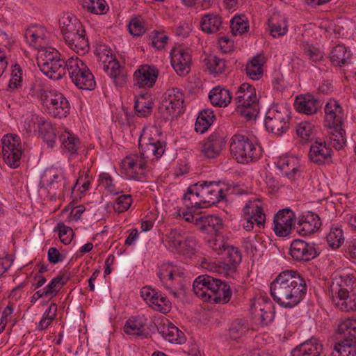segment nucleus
<instances>
[{
  "label": "nucleus",
  "instance_id": "nucleus-1",
  "mask_svg": "<svg viewBox=\"0 0 356 356\" xmlns=\"http://www.w3.org/2000/svg\"><path fill=\"white\" fill-rule=\"evenodd\" d=\"M270 296L278 305L293 308L305 298L307 286L305 279L297 270L280 273L270 284Z\"/></svg>",
  "mask_w": 356,
  "mask_h": 356
},
{
  "label": "nucleus",
  "instance_id": "nucleus-2",
  "mask_svg": "<svg viewBox=\"0 0 356 356\" xmlns=\"http://www.w3.org/2000/svg\"><path fill=\"white\" fill-rule=\"evenodd\" d=\"M230 151L233 157L241 163L257 161L262 154L261 147L243 134H235L232 137Z\"/></svg>",
  "mask_w": 356,
  "mask_h": 356
},
{
  "label": "nucleus",
  "instance_id": "nucleus-3",
  "mask_svg": "<svg viewBox=\"0 0 356 356\" xmlns=\"http://www.w3.org/2000/svg\"><path fill=\"white\" fill-rule=\"evenodd\" d=\"M290 112L283 106H273L266 113L264 124L268 131L280 136L287 131L290 124Z\"/></svg>",
  "mask_w": 356,
  "mask_h": 356
},
{
  "label": "nucleus",
  "instance_id": "nucleus-4",
  "mask_svg": "<svg viewBox=\"0 0 356 356\" xmlns=\"http://www.w3.org/2000/svg\"><path fill=\"white\" fill-rule=\"evenodd\" d=\"M68 74L76 86L83 90H92L96 85L94 76L87 65L79 58H69Z\"/></svg>",
  "mask_w": 356,
  "mask_h": 356
},
{
  "label": "nucleus",
  "instance_id": "nucleus-5",
  "mask_svg": "<svg viewBox=\"0 0 356 356\" xmlns=\"http://www.w3.org/2000/svg\"><path fill=\"white\" fill-rule=\"evenodd\" d=\"M40 99L54 118H66L69 115L70 103L61 92L56 90H44L40 95Z\"/></svg>",
  "mask_w": 356,
  "mask_h": 356
},
{
  "label": "nucleus",
  "instance_id": "nucleus-6",
  "mask_svg": "<svg viewBox=\"0 0 356 356\" xmlns=\"http://www.w3.org/2000/svg\"><path fill=\"white\" fill-rule=\"evenodd\" d=\"M184 95L177 88L168 89L162 97L159 112L168 118H174L183 111Z\"/></svg>",
  "mask_w": 356,
  "mask_h": 356
},
{
  "label": "nucleus",
  "instance_id": "nucleus-7",
  "mask_svg": "<svg viewBox=\"0 0 356 356\" xmlns=\"http://www.w3.org/2000/svg\"><path fill=\"white\" fill-rule=\"evenodd\" d=\"M4 161L12 168L19 165L22 155L20 138L15 134H7L1 140Z\"/></svg>",
  "mask_w": 356,
  "mask_h": 356
},
{
  "label": "nucleus",
  "instance_id": "nucleus-8",
  "mask_svg": "<svg viewBox=\"0 0 356 356\" xmlns=\"http://www.w3.org/2000/svg\"><path fill=\"white\" fill-rule=\"evenodd\" d=\"M289 254L293 261L305 263L316 258L320 254V251L314 243L295 239L291 243Z\"/></svg>",
  "mask_w": 356,
  "mask_h": 356
},
{
  "label": "nucleus",
  "instance_id": "nucleus-9",
  "mask_svg": "<svg viewBox=\"0 0 356 356\" xmlns=\"http://www.w3.org/2000/svg\"><path fill=\"white\" fill-rule=\"evenodd\" d=\"M197 184L204 208L214 205L225 197V193L219 181H200Z\"/></svg>",
  "mask_w": 356,
  "mask_h": 356
},
{
  "label": "nucleus",
  "instance_id": "nucleus-10",
  "mask_svg": "<svg viewBox=\"0 0 356 356\" xmlns=\"http://www.w3.org/2000/svg\"><path fill=\"white\" fill-rule=\"evenodd\" d=\"M273 230L277 236L285 237L296 230L295 213L289 208L280 210L274 216Z\"/></svg>",
  "mask_w": 356,
  "mask_h": 356
},
{
  "label": "nucleus",
  "instance_id": "nucleus-11",
  "mask_svg": "<svg viewBox=\"0 0 356 356\" xmlns=\"http://www.w3.org/2000/svg\"><path fill=\"white\" fill-rule=\"evenodd\" d=\"M141 155H130L122 161L124 167L128 170V175L131 176V179L138 181H144L147 167L145 160V152H142Z\"/></svg>",
  "mask_w": 356,
  "mask_h": 356
},
{
  "label": "nucleus",
  "instance_id": "nucleus-12",
  "mask_svg": "<svg viewBox=\"0 0 356 356\" xmlns=\"http://www.w3.org/2000/svg\"><path fill=\"white\" fill-rule=\"evenodd\" d=\"M159 73V70L154 65H142L134 73V84L143 88H152L157 80Z\"/></svg>",
  "mask_w": 356,
  "mask_h": 356
},
{
  "label": "nucleus",
  "instance_id": "nucleus-13",
  "mask_svg": "<svg viewBox=\"0 0 356 356\" xmlns=\"http://www.w3.org/2000/svg\"><path fill=\"white\" fill-rule=\"evenodd\" d=\"M223 261L219 262V267L227 276L234 277L238 265L241 261V254L238 248L226 245L223 249Z\"/></svg>",
  "mask_w": 356,
  "mask_h": 356
},
{
  "label": "nucleus",
  "instance_id": "nucleus-14",
  "mask_svg": "<svg viewBox=\"0 0 356 356\" xmlns=\"http://www.w3.org/2000/svg\"><path fill=\"white\" fill-rule=\"evenodd\" d=\"M170 58L171 65L179 75L189 72L191 55L188 49L181 46L173 47L170 51Z\"/></svg>",
  "mask_w": 356,
  "mask_h": 356
},
{
  "label": "nucleus",
  "instance_id": "nucleus-15",
  "mask_svg": "<svg viewBox=\"0 0 356 356\" xmlns=\"http://www.w3.org/2000/svg\"><path fill=\"white\" fill-rule=\"evenodd\" d=\"M318 215L312 211H307L298 218L296 232L301 236H307L317 232L321 226Z\"/></svg>",
  "mask_w": 356,
  "mask_h": 356
},
{
  "label": "nucleus",
  "instance_id": "nucleus-16",
  "mask_svg": "<svg viewBox=\"0 0 356 356\" xmlns=\"http://www.w3.org/2000/svg\"><path fill=\"white\" fill-rule=\"evenodd\" d=\"M332 150L325 141L316 139L310 147L309 157L312 162L323 165L332 159Z\"/></svg>",
  "mask_w": 356,
  "mask_h": 356
},
{
  "label": "nucleus",
  "instance_id": "nucleus-17",
  "mask_svg": "<svg viewBox=\"0 0 356 356\" xmlns=\"http://www.w3.org/2000/svg\"><path fill=\"white\" fill-rule=\"evenodd\" d=\"M277 167L282 175L290 180L300 177L302 170L298 158L293 156L281 157L277 161Z\"/></svg>",
  "mask_w": 356,
  "mask_h": 356
},
{
  "label": "nucleus",
  "instance_id": "nucleus-18",
  "mask_svg": "<svg viewBox=\"0 0 356 356\" xmlns=\"http://www.w3.org/2000/svg\"><path fill=\"white\" fill-rule=\"evenodd\" d=\"M337 333L340 336L341 342L337 345H356V319H346L337 327Z\"/></svg>",
  "mask_w": 356,
  "mask_h": 356
},
{
  "label": "nucleus",
  "instance_id": "nucleus-19",
  "mask_svg": "<svg viewBox=\"0 0 356 356\" xmlns=\"http://www.w3.org/2000/svg\"><path fill=\"white\" fill-rule=\"evenodd\" d=\"M59 25L65 40L85 30L79 19L71 13L63 15L59 19Z\"/></svg>",
  "mask_w": 356,
  "mask_h": 356
},
{
  "label": "nucleus",
  "instance_id": "nucleus-20",
  "mask_svg": "<svg viewBox=\"0 0 356 356\" xmlns=\"http://www.w3.org/2000/svg\"><path fill=\"white\" fill-rule=\"evenodd\" d=\"M322 105V100L311 94L298 97L295 102L297 111L307 115L316 113Z\"/></svg>",
  "mask_w": 356,
  "mask_h": 356
},
{
  "label": "nucleus",
  "instance_id": "nucleus-21",
  "mask_svg": "<svg viewBox=\"0 0 356 356\" xmlns=\"http://www.w3.org/2000/svg\"><path fill=\"white\" fill-rule=\"evenodd\" d=\"M353 54L350 48L338 44L330 50L328 58L334 67H342L352 63Z\"/></svg>",
  "mask_w": 356,
  "mask_h": 356
},
{
  "label": "nucleus",
  "instance_id": "nucleus-22",
  "mask_svg": "<svg viewBox=\"0 0 356 356\" xmlns=\"http://www.w3.org/2000/svg\"><path fill=\"white\" fill-rule=\"evenodd\" d=\"M195 225L208 234L218 235L223 227L222 220L214 215L200 216L195 220Z\"/></svg>",
  "mask_w": 356,
  "mask_h": 356
},
{
  "label": "nucleus",
  "instance_id": "nucleus-23",
  "mask_svg": "<svg viewBox=\"0 0 356 356\" xmlns=\"http://www.w3.org/2000/svg\"><path fill=\"white\" fill-rule=\"evenodd\" d=\"M323 349L319 341L312 337L292 349L291 356H321Z\"/></svg>",
  "mask_w": 356,
  "mask_h": 356
},
{
  "label": "nucleus",
  "instance_id": "nucleus-24",
  "mask_svg": "<svg viewBox=\"0 0 356 356\" xmlns=\"http://www.w3.org/2000/svg\"><path fill=\"white\" fill-rule=\"evenodd\" d=\"M225 145L224 137L218 133H213L202 145V152L207 158L213 159L220 154Z\"/></svg>",
  "mask_w": 356,
  "mask_h": 356
},
{
  "label": "nucleus",
  "instance_id": "nucleus-25",
  "mask_svg": "<svg viewBox=\"0 0 356 356\" xmlns=\"http://www.w3.org/2000/svg\"><path fill=\"white\" fill-rule=\"evenodd\" d=\"M217 282L220 283V280L214 278L207 275H199L193 282V289L197 296L200 297L204 301H209L208 295L211 292V283Z\"/></svg>",
  "mask_w": 356,
  "mask_h": 356
},
{
  "label": "nucleus",
  "instance_id": "nucleus-26",
  "mask_svg": "<svg viewBox=\"0 0 356 356\" xmlns=\"http://www.w3.org/2000/svg\"><path fill=\"white\" fill-rule=\"evenodd\" d=\"M211 292L208 295L209 302L227 303L230 300L232 291L229 285L220 280V283H211Z\"/></svg>",
  "mask_w": 356,
  "mask_h": 356
},
{
  "label": "nucleus",
  "instance_id": "nucleus-27",
  "mask_svg": "<svg viewBox=\"0 0 356 356\" xmlns=\"http://www.w3.org/2000/svg\"><path fill=\"white\" fill-rule=\"evenodd\" d=\"M158 332L170 343H182L185 341L184 333L175 325L167 321L158 326L154 324Z\"/></svg>",
  "mask_w": 356,
  "mask_h": 356
},
{
  "label": "nucleus",
  "instance_id": "nucleus-28",
  "mask_svg": "<svg viewBox=\"0 0 356 356\" xmlns=\"http://www.w3.org/2000/svg\"><path fill=\"white\" fill-rule=\"evenodd\" d=\"M69 68V59L65 60L64 58L62 60H57L49 65H44L40 71L49 78L54 80H59L62 79L68 71Z\"/></svg>",
  "mask_w": 356,
  "mask_h": 356
},
{
  "label": "nucleus",
  "instance_id": "nucleus-29",
  "mask_svg": "<svg viewBox=\"0 0 356 356\" xmlns=\"http://www.w3.org/2000/svg\"><path fill=\"white\" fill-rule=\"evenodd\" d=\"M268 26L270 35L278 38L284 35L288 31L287 21L284 16L280 13H273L268 20Z\"/></svg>",
  "mask_w": 356,
  "mask_h": 356
},
{
  "label": "nucleus",
  "instance_id": "nucleus-30",
  "mask_svg": "<svg viewBox=\"0 0 356 356\" xmlns=\"http://www.w3.org/2000/svg\"><path fill=\"white\" fill-rule=\"evenodd\" d=\"M325 122L327 125L342 124L343 109L339 102L330 100L325 106Z\"/></svg>",
  "mask_w": 356,
  "mask_h": 356
},
{
  "label": "nucleus",
  "instance_id": "nucleus-31",
  "mask_svg": "<svg viewBox=\"0 0 356 356\" xmlns=\"http://www.w3.org/2000/svg\"><path fill=\"white\" fill-rule=\"evenodd\" d=\"M257 99L255 88L248 83H243L239 86L234 99L236 107H239L242 104H252Z\"/></svg>",
  "mask_w": 356,
  "mask_h": 356
},
{
  "label": "nucleus",
  "instance_id": "nucleus-32",
  "mask_svg": "<svg viewBox=\"0 0 356 356\" xmlns=\"http://www.w3.org/2000/svg\"><path fill=\"white\" fill-rule=\"evenodd\" d=\"M146 318L144 316L131 317L124 325V331L127 334H133L143 338H147L148 334L144 330Z\"/></svg>",
  "mask_w": 356,
  "mask_h": 356
},
{
  "label": "nucleus",
  "instance_id": "nucleus-33",
  "mask_svg": "<svg viewBox=\"0 0 356 356\" xmlns=\"http://www.w3.org/2000/svg\"><path fill=\"white\" fill-rule=\"evenodd\" d=\"M342 124L327 125L329 131V140L337 150L343 149L346 143V131L342 128Z\"/></svg>",
  "mask_w": 356,
  "mask_h": 356
},
{
  "label": "nucleus",
  "instance_id": "nucleus-34",
  "mask_svg": "<svg viewBox=\"0 0 356 356\" xmlns=\"http://www.w3.org/2000/svg\"><path fill=\"white\" fill-rule=\"evenodd\" d=\"M184 204L187 209L204 208L197 183L188 187L183 196Z\"/></svg>",
  "mask_w": 356,
  "mask_h": 356
},
{
  "label": "nucleus",
  "instance_id": "nucleus-35",
  "mask_svg": "<svg viewBox=\"0 0 356 356\" xmlns=\"http://www.w3.org/2000/svg\"><path fill=\"white\" fill-rule=\"evenodd\" d=\"M209 98L213 106L225 107L230 103L232 95L229 90L218 86L210 91Z\"/></svg>",
  "mask_w": 356,
  "mask_h": 356
},
{
  "label": "nucleus",
  "instance_id": "nucleus-36",
  "mask_svg": "<svg viewBox=\"0 0 356 356\" xmlns=\"http://www.w3.org/2000/svg\"><path fill=\"white\" fill-rule=\"evenodd\" d=\"M37 128L40 136L46 142L48 147L53 148L56 138V129L51 123L46 122L42 118L38 119Z\"/></svg>",
  "mask_w": 356,
  "mask_h": 356
},
{
  "label": "nucleus",
  "instance_id": "nucleus-37",
  "mask_svg": "<svg viewBox=\"0 0 356 356\" xmlns=\"http://www.w3.org/2000/svg\"><path fill=\"white\" fill-rule=\"evenodd\" d=\"M250 325L245 318H235L231 321L227 334L232 340L238 339L248 332Z\"/></svg>",
  "mask_w": 356,
  "mask_h": 356
},
{
  "label": "nucleus",
  "instance_id": "nucleus-38",
  "mask_svg": "<svg viewBox=\"0 0 356 356\" xmlns=\"http://www.w3.org/2000/svg\"><path fill=\"white\" fill-rule=\"evenodd\" d=\"M68 47L77 53L85 54L89 49V42L86 36V31L81 30V32L74 35L71 39L65 40Z\"/></svg>",
  "mask_w": 356,
  "mask_h": 356
},
{
  "label": "nucleus",
  "instance_id": "nucleus-39",
  "mask_svg": "<svg viewBox=\"0 0 356 356\" xmlns=\"http://www.w3.org/2000/svg\"><path fill=\"white\" fill-rule=\"evenodd\" d=\"M222 24L220 16L215 13H209L202 17L200 26L203 31L207 33H214L220 30Z\"/></svg>",
  "mask_w": 356,
  "mask_h": 356
},
{
  "label": "nucleus",
  "instance_id": "nucleus-40",
  "mask_svg": "<svg viewBox=\"0 0 356 356\" xmlns=\"http://www.w3.org/2000/svg\"><path fill=\"white\" fill-rule=\"evenodd\" d=\"M215 115L211 109L207 108L200 111L195 124V130L203 134L212 124Z\"/></svg>",
  "mask_w": 356,
  "mask_h": 356
},
{
  "label": "nucleus",
  "instance_id": "nucleus-41",
  "mask_svg": "<svg viewBox=\"0 0 356 356\" xmlns=\"http://www.w3.org/2000/svg\"><path fill=\"white\" fill-rule=\"evenodd\" d=\"M104 70L116 86L121 87L127 82V75L122 72L121 66L118 62H109L108 65L104 67Z\"/></svg>",
  "mask_w": 356,
  "mask_h": 356
},
{
  "label": "nucleus",
  "instance_id": "nucleus-42",
  "mask_svg": "<svg viewBox=\"0 0 356 356\" xmlns=\"http://www.w3.org/2000/svg\"><path fill=\"white\" fill-rule=\"evenodd\" d=\"M264 63V58L261 55H256L249 62L245 67L247 75L252 80H259L262 74V65Z\"/></svg>",
  "mask_w": 356,
  "mask_h": 356
},
{
  "label": "nucleus",
  "instance_id": "nucleus-43",
  "mask_svg": "<svg viewBox=\"0 0 356 356\" xmlns=\"http://www.w3.org/2000/svg\"><path fill=\"white\" fill-rule=\"evenodd\" d=\"M62 147L72 154H78V148L80 143L79 139L74 134L65 131L59 136Z\"/></svg>",
  "mask_w": 356,
  "mask_h": 356
},
{
  "label": "nucleus",
  "instance_id": "nucleus-44",
  "mask_svg": "<svg viewBox=\"0 0 356 356\" xmlns=\"http://www.w3.org/2000/svg\"><path fill=\"white\" fill-rule=\"evenodd\" d=\"M60 53L54 48L42 49L37 58L38 65L40 69L43 68L44 65H50L57 60H62Z\"/></svg>",
  "mask_w": 356,
  "mask_h": 356
},
{
  "label": "nucleus",
  "instance_id": "nucleus-45",
  "mask_svg": "<svg viewBox=\"0 0 356 356\" xmlns=\"http://www.w3.org/2000/svg\"><path fill=\"white\" fill-rule=\"evenodd\" d=\"M147 97H150L148 93L140 94L139 98L135 101L134 109L141 117L149 115L153 108V102L151 99H148Z\"/></svg>",
  "mask_w": 356,
  "mask_h": 356
},
{
  "label": "nucleus",
  "instance_id": "nucleus-46",
  "mask_svg": "<svg viewBox=\"0 0 356 356\" xmlns=\"http://www.w3.org/2000/svg\"><path fill=\"white\" fill-rule=\"evenodd\" d=\"M13 70L10 74V79L8 82L6 90L10 92H16L22 86V74L23 71L20 65L15 64L13 66Z\"/></svg>",
  "mask_w": 356,
  "mask_h": 356
},
{
  "label": "nucleus",
  "instance_id": "nucleus-47",
  "mask_svg": "<svg viewBox=\"0 0 356 356\" xmlns=\"http://www.w3.org/2000/svg\"><path fill=\"white\" fill-rule=\"evenodd\" d=\"M204 63L211 73L222 74L225 72L226 61L216 56H209L204 59Z\"/></svg>",
  "mask_w": 356,
  "mask_h": 356
},
{
  "label": "nucleus",
  "instance_id": "nucleus-48",
  "mask_svg": "<svg viewBox=\"0 0 356 356\" xmlns=\"http://www.w3.org/2000/svg\"><path fill=\"white\" fill-rule=\"evenodd\" d=\"M79 1L83 8L92 14L102 15L106 13L105 0H79Z\"/></svg>",
  "mask_w": 356,
  "mask_h": 356
},
{
  "label": "nucleus",
  "instance_id": "nucleus-49",
  "mask_svg": "<svg viewBox=\"0 0 356 356\" xmlns=\"http://www.w3.org/2000/svg\"><path fill=\"white\" fill-rule=\"evenodd\" d=\"M316 131L315 125L307 121L301 122L296 128L297 135L304 141L312 140Z\"/></svg>",
  "mask_w": 356,
  "mask_h": 356
},
{
  "label": "nucleus",
  "instance_id": "nucleus-50",
  "mask_svg": "<svg viewBox=\"0 0 356 356\" xmlns=\"http://www.w3.org/2000/svg\"><path fill=\"white\" fill-rule=\"evenodd\" d=\"M152 297L153 300L151 303V306L154 309L163 314H166L170 311L171 302L165 295L158 292L156 296Z\"/></svg>",
  "mask_w": 356,
  "mask_h": 356
},
{
  "label": "nucleus",
  "instance_id": "nucleus-51",
  "mask_svg": "<svg viewBox=\"0 0 356 356\" xmlns=\"http://www.w3.org/2000/svg\"><path fill=\"white\" fill-rule=\"evenodd\" d=\"M230 28L234 35L243 34L249 30V23L245 16H235L230 21Z\"/></svg>",
  "mask_w": 356,
  "mask_h": 356
},
{
  "label": "nucleus",
  "instance_id": "nucleus-52",
  "mask_svg": "<svg viewBox=\"0 0 356 356\" xmlns=\"http://www.w3.org/2000/svg\"><path fill=\"white\" fill-rule=\"evenodd\" d=\"M197 242L194 236H186L182 245L178 248L179 253L186 257H191L196 253Z\"/></svg>",
  "mask_w": 356,
  "mask_h": 356
},
{
  "label": "nucleus",
  "instance_id": "nucleus-53",
  "mask_svg": "<svg viewBox=\"0 0 356 356\" xmlns=\"http://www.w3.org/2000/svg\"><path fill=\"white\" fill-rule=\"evenodd\" d=\"M326 238L328 245L332 248L337 249L344 242L343 230L339 227L331 228Z\"/></svg>",
  "mask_w": 356,
  "mask_h": 356
},
{
  "label": "nucleus",
  "instance_id": "nucleus-54",
  "mask_svg": "<svg viewBox=\"0 0 356 356\" xmlns=\"http://www.w3.org/2000/svg\"><path fill=\"white\" fill-rule=\"evenodd\" d=\"M181 274L178 272V270L175 269H166L165 272L163 270H160L157 273V276L160 279L161 282L163 284L166 286V285H169L167 282H172V284H177L180 282V280L181 277Z\"/></svg>",
  "mask_w": 356,
  "mask_h": 356
},
{
  "label": "nucleus",
  "instance_id": "nucleus-55",
  "mask_svg": "<svg viewBox=\"0 0 356 356\" xmlns=\"http://www.w3.org/2000/svg\"><path fill=\"white\" fill-rule=\"evenodd\" d=\"M128 30L129 33L133 36H141L146 31L145 23L140 17H134L129 23Z\"/></svg>",
  "mask_w": 356,
  "mask_h": 356
},
{
  "label": "nucleus",
  "instance_id": "nucleus-56",
  "mask_svg": "<svg viewBox=\"0 0 356 356\" xmlns=\"http://www.w3.org/2000/svg\"><path fill=\"white\" fill-rule=\"evenodd\" d=\"M236 110L247 120L255 118L259 112L258 99L255 100L252 104H242L239 107H236Z\"/></svg>",
  "mask_w": 356,
  "mask_h": 356
},
{
  "label": "nucleus",
  "instance_id": "nucleus-57",
  "mask_svg": "<svg viewBox=\"0 0 356 356\" xmlns=\"http://www.w3.org/2000/svg\"><path fill=\"white\" fill-rule=\"evenodd\" d=\"M259 316V323L262 326H266L270 324L275 317V310L271 303H268L264 307L260 308Z\"/></svg>",
  "mask_w": 356,
  "mask_h": 356
},
{
  "label": "nucleus",
  "instance_id": "nucleus-58",
  "mask_svg": "<svg viewBox=\"0 0 356 356\" xmlns=\"http://www.w3.org/2000/svg\"><path fill=\"white\" fill-rule=\"evenodd\" d=\"M302 49L308 59L312 62L316 63L324 59L323 51L312 44H304Z\"/></svg>",
  "mask_w": 356,
  "mask_h": 356
},
{
  "label": "nucleus",
  "instance_id": "nucleus-59",
  "mask_svg": "<svg viewBox=\"0 0 356 356\" xmlns=\"http://www.w3.org/2000/svg\"><path fill=\"white\" fill-rule=\"evenodd\" d=\"M65 283L66 281L63 280V276L58 275L54 277L44 289L49 296L53 297L58 293Z\"/></svg>",
  "mask_w": 356,
  "mask_h": 356
},
{
  "label": "nucleus",
  "instance_id": "nucleus-60",
  "mask_svg": "<svg viewBox=\"0 0 356 356\" xmlns=\"http://www.w3.org/2000/svg\"><path fill=\"white\" fill-rule=\"evenodd\" d=\"M47 186L51 191H64L67 187L65 175L63 173L56 174L47 182Z\"/></svg>",
  "mask_w": 356,
  "mask_h": 356
},
{
  "label": "nucleus",
  "instance_id": "nucleus-61",
  "mask_svg": "<svg viewBox=\"0 0 356 356\" xmlns=\"http://www.w3.org/2000/svg\"><path fill=\"white\" fill-rule=\"evenodd\" d=\"M349 294L342 302H338L341 308L346 311L356 309V280H353V286L351 291H348Z\"/></svg>",
  "mask_w": 356,
  "mask_h": 356
},
{
  "label": "nucleus",
  "instance_id": "nucleus-62",
  "mask_svg": "<svg viewBox=\"0 0 356 356\" xmlns=\"http://www.w3.org/2000/svg\"><path fill=\"white\" fill-rule=\"evenodd\" d=\"M185 236L181 229H171L167 238L169 245L177 250L182 245Z\"/></svg>",
  "mask_w": 356,
  "mask_h": 356
},
{
  "label": "nucleus",
  "instance_id": "nucleus-63",
  "mask_svg": "<svg viewBox=\"0 0 356 356\" xmlns=\"http://www.w3.org/2000/svg\"><path fill=\"white\" fill-rule=\"evenodd\" d=\"M56 228L58 231L60 241L65 245L70 244L74 235L72 229L66 226L63 222H58Z\"/></svg>",
  "mask_w": 356,
  "mask_h": 356
},
{
  "label": "nucleus",
  "instance_id": "nucleus-64",
  "mask_svg": "<svg viewBox=\"0 0 356 356\" xmlns=\"http://www.w3.org/2000/svg\"><path fill=\"white\" fill-rule=\"evenodd\" d=\"M115 203L114 210L118 213H123L131 205L132 197L130 195H122L115 199Z\"/></svg>",
  "mask_w": 356,
  "mask_h": 356
}]
</instances>
